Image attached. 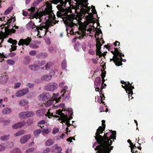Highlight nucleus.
I'll return each instance as SVG.
<instances>
[{
    "label": "nucleus",
    "instance_id": "20e7f679",
    "mask_svg": "<svg viewBox=\"0 0 153 153\" xmlns=\"http://www.w3.org/2000/svg\"><path fill=\"white\" fill-rule=\"evenodd\" d=\"M63 111V109H62V110H61L60 109L57 110L56 111V114L60 116L62 123H65V124L68 126H69L71 125L69 122L70 120L73 118V117L72 116H70L68 117L67 115L63 113L62 111Z\"/></svg>",
    "mask_w": 153,
    "mask_h": 153
},
{
    "label": "nucleus",
    "instance_id": "f3484780",
    "mask_svg": "<svg viewBox=\"0 0 153 153\" xmlns=\"http://www.w3.org/2000/svg\"><path fill=\"white\" fill-rule=\"evenodd\" d=\"M36 26L32 21H30V22L27 24L26 25V28L28 30H30L31 29H33L36 27Z\"/></svg>",
    "mask_w": 153,
    "mask_h": 153
},
{
    "label": "nucleus",
    "instance_id": "cd10ccee",
    "mask_svg": "<svg viewBox=\"0 0 153 153\" xmlns=\"http://www.w3.org/2000/svg\"><path fill=\"white\" fill-rule=\"evenodd\" d=\"M25 131L24 130H22L18 131L16 133L14 134V135L15 136H18L21 135L25 134Z\"/></svg>",
    "mask_w": 153,
    "mask_h": 153
},
{
    "label": "nucleus",
    "instance_id": "9b49d317",
    "mask_svg": "<svg viewBox=\"0 0 153 153\" xmlns=\"http://www.w3.org/2000/svg\"><path fill=\"white\" fill-rule=\"evenodd\" d=\"M120 58H120L117 56L116 55L113 56L112 58L110 59V62L113 61L116 65L120 66L123 64L121 61H119Z\"/></svg>",
    "mask_w": 153,
    "mask_h": 153
},
{
    "label": "nucleus",
    "instance_id": "6e6d98bb",
    "mask_svg": "<svg viewBox=\"0 0 153 153\" xmlns=\"http://www.w3.org/2000/svg\"><path fill=\"white\" fill-rule=\"evenodd\" d=\"M98 97V99L97 100V102L98 103L100 104L101 103H102V104H104V105H105V104H104V102L102 100L100 97Z\"/></svg>",
    "mask_w": 153,
    "mask_h": 153
},
{
    "label": "nucleus",
    "instance_id": "f8f14e48",
    "mask_svg": "<svg viewBox=\"0 0 153 153\" xmlns=\"http://www.w3.org/2000/svg\"><path fill=\"white\" fill-rule=\"evenodd\" d=\"M109 142L106 143L105 147L103 148V150L102 153H110L111 151V149H110V146L112 143V141H111Z\"/></svg>",
    "mask_w": 153,
    "mask_h": 153
},
{
    "label": "nucleus",
    "instance_id": "aec40b11",
    "mask_svg": "<svg viewBox=\"0 0 153 153\" xmlns=\"http://www.w3.org/2000/svg\"><path fill=\"white\" fill-rule=\"evenodd\" d=\"M52 76L50 75L45 74L42 76L41 79L43 81H48L52 78Z\"/></svg>",
    "mask_w": 153,
    "mask_h": 153
},
{
    "label": "nucleus",
    "instance_id": "a19ab883",
    "mask_svg": "<svg viewBox=\"0 0 153 153\" xmlns=\"http://www.w3.org/2000/svg\"><path fill=\"white\" fill-rule=\"evenodd\" d=\"M53 104L52 101L49 100L47 101L45 105L46 107H48L52 105Z\"/></svg>",
    "mask_w": 153,
    "mask_h": 153
},
{
    "label": "nucleus",
    "instance_id": "393cba45",
    "mask_svg": "<svg viewBox=\"0 0 153 153\" xmlns=\"http://www.w3.org/2000/svg\"><path fill=\"white\" fill-rule=\"evenodd\" d=\"M5 33L7 35L10 34V32L12 33H14L16 32V30L12 28L11 30L7 29L6 27L5 28Z\"/></svg>",
    "mask_w": 153,
    "mask_h": 153
},
{
    "label": "nucleus",
    "instance_id": "052dcab7",
    "mask_svg": "<svg viewBox=\"0 0 153 153\" xmlns=\"http://www.w3.org/2000/svg\"><path fill=\"white\" fill-rule=\"evenodd\" d=\"M43 133L47 134L50 133V131L48 129H44L42 130Z\"/></svg>",
    "mask_w": 153,
    "mask_h": 153
},
{
    "label": "nucleus",
    "instance_id": "4468645a",
    "mask_svg": "<svg viewBox=\"0 0 153 153\" xmlns=\"http://www.w3.org/2000/svg\"><path fill=\"white\" fill-rule=\"evenodd\" d=\"M29 92V90L27 88H24L19 91L16 94V96L17 97H20L27 94Z\"/></svg>",
    "mask_w": 153,
    "mask_h": 153
},
{
    "label": "nucleus",
    "instance_id": "f257e3e1",
    "mask_svg": "<svg viewBox=\"0 0 153 153\" xmlns=\"http://www.w3.org/2000/svg\"><path fill=\"white\" fill-rule=\"evenodd\" d=\"M54 3L57 4L59 3L60 4H58L56 7L59 11L57 12V16L59 17H61L64 19V23L66 26H68L72 28L76 24L73 22L74 19L69 13H72V10L70 7L68 8H64V7H65L67 1L66 0H53Z\"/></svg>",
    "mask_w": 153,
    "mask_h": 153
},
{
    "label": "nucleus",
    "instance_id": "864d4df0",
    "mask_svg": "<svg viewBox=\"0 0 153 153\" xmlns=\"http://www.w3.org/2000/svg\"><path fill=\"white\" fill-rule=\"evenodd\" d=\"M33 148H29L26 150L27 153H33Z\"/></svg>",
    "mask_w": 153,
    "mask_h": 153
},
{
    "label": "nucleus",
    "instance_id": "dca6fc26",
    "mask_svg": "<svg viewBox=\"0 0 153 153\" xmlns=\"http://www.w3.org/2000/svg\"><path fill=\"white\" fill-rule=\"evenodd\" d=\"M26 124V122L25 121H22L18 122L12 126V128L15 129H17L24 126Z\"/></svg>",
    "mask_w": 153,
    "mask_h": 153
},
{
    "label": "nucleus",
    "instance_id": "5fc2aeb1",
    "mask_svg": "<svg viewBox=\"0 0 153 153\" xmlns=\"http://www.w3.org/2000/svg\"><path fill=\"white\" fill-rule=\"evenodd\" d=\"M36 51L35 50L31 51L29 53V54L32 56H34L36 53Z\"/></svg>",
    "mask_w": 153,
    "mask_h": 153
},
{
    "label": "nucleus",
    "instance_id": "b1692460",
    "mask_svg": "<svg viewBox=\"0 0 153 153\" xmlns=\"http://www.w3.org/2000/svg\"><path fill=\"white\" fill-rule=\"evenodd\" d=\"M54 143V142L53 140L50 139L45 142V145L47 146H50L53 144Z\"/></svg>",
    "mask_w": 153,
    "mask_h": 153
},
{
    "label": "nucleus",
    "instance_id": "9d476101",
    "mask_svg": "<svg viewBox=\"0 0 153 153\" xmlns=\"http://www.w3.org/2000/svg\"><path fill=\"white\" fill-rule=\"evenodd\" d=\"M122 88L125 89L127 93L128 94H131V95L133 94V89H134V86H127L126 85H121ZM129 95H128L129 97Z\"/></svg>",
    "mask_w": 153,
    "mask_h": 153
},
{
    "label": "nucleus",
    "instance_id": "4be33fe9",
    "mask_svg": "<svg viewBox=\"0 0 153 153\" xmlns=\"http://www.w3.org/2000/svg\"><path fill=\"white\" fill-rule=\"evenodd\" d=\"M29 68L31 70L36 71L39 69L40 67L36 65H29Z\"/></svg>",
    "mask_w": 153,
    "mask_h": 153
},
{
    "label": "nucleus",
    "instance_id": "13d9d810",
    "mask_svg": "<svg viewBox=\"0 0 153 153\" xmlns=\"http://www.w3.org/2000/svg\"><path fill=\"white\" fill-rule=\"evenodd\" d=\"M65 98V99L66 100H68L70 97L69 94L68 93L67 94H64L63 96Z\"/></svg>",
    "mask_w": 153,
    "mask_h": 153
},
{
    "label": "nucleus",
    "instance_id": "7ed1b4c3",
    "mask_svg": "<svg viewBox=\"0 0 153 153\" xmlns=\"http://www.w3.org/2000/svg\"><path fill=\"white\" fill-rule=\"evenodd\" d=\"M52 2L51 1H47L46 2V7L45 8V10L43 11H40V13H37L36 15L40 16H45L46 15H49V18L51 20V19H52V21L51 22V25H55L56 23L59 22V21H56L55 20V16L53 14V16L51 13H53V10H52V7L51 5Z\"/></svg>",
    "mask_w": 153,
    "mask_h": 153
},
{
    "label": "nucleus",
    "instance_id": "09e8293b",
    "mask_svg": "<svg viewBox=\"0 0 153 153\" xmlns=\"http://www.w3.org/2000/svg\"><path fill=\"white\" fill-rule=\"evenodd\" d=\"M21 83L20 82H17L14 85V88L17 89L19 88L21 85Z\"/></svg>",
    "mask_w": 153,
    "mask_h": 153
},
{
    "label": "nucleus",
    "instance_id": "c756f323",
    "mask_svg": "<svg viewBox=\"0 0 153 153\" xmlns=\"http://www.w3.org/2000/svg\"><path fill=\"white\" fill-rule=\"evenodd\" d=\"M53 147L57 150V153H61L62 149L60 146H59L57 144H55L53 146Z\"/></svg>",
    "mask_w": 153,
    "mask_h": 153
},
{
    "label": "nucleus",
    "instance_id": "0e129e2a",
    "mask_svg": "<svg viewBox=\"0 0 153 153\" xmlns=\"http://www.w3.org/2000/svg\"><path fill=\"white\" fill-rule=\"evenodd\" d=\"M89 53L91 55H94L95 54V51H93L92 49H90L89 51Z\"/></svg>",
    "mask_w": 153,
    "mask_h": 153
},
{
    "label": "nucleus",
    "instance_id": "0eeeda50",
    "mask_svg": "<svg viewBox=\"0 0 153 153\" xmlns=\"http://www.w3.org/2000/svg\"><path fill=\"white\" fill-rule=\"evenodd\" d=\"M31 39L28 37L25 39H21L19 40L18 45L19 46L22 45V46H24V45H28L31 42Z\"/></svg>",
    "mask_w": 153,
    "mask_h": 153
},
{
    "label": "nucleus",
    "instance_id": "412c9836",
    "mask_svg": "<svg viewBox=\"0 0 153 153\" xmlns=\"http://www.w3.org/2000/svg\"><path fill=\"white\" fill-rule=\"evenodd\" d=\"M101 79L100 77H96L94 82V86L97 87L99 86L101 84Z\"/></svg>",
    "mask_w": 153,
    "mask_h": 153
},
{
    "label": "nucleus",
    "instance_id": "3c124183",
    "mask_svg": "<svg viewBox=\"0 0 153 153\" xmlns=\"http://www.w3.org/2000/svg\"><path fill=\"white\" fill-rule=\"evenodd\" d=\"M46 116L48 117L49 118H51L52 117H54V116L53 114L52 113H51L50 112H48L46 114Z\"/></svg>",
    "mask_w": 153,
    "mask_h": 153
},
{
    "label": "nucleus",
    "instance_id": "4d7b16f0",
    "mask_svg": "<svg viewBox=\"0 0 153 153\" xmlns=\"http://www.w3.org/2000/svg\"><path fill=\"white\" fill-rule=\"evenodd\" d=\"M12 10V8L11 7H9L5 11V13L7 14H8Z\"/></svg>",
    "mask_w": 153,
    "mask_h": 153
},
{
    "label": "nucleus",
    "instance_id": "4c0bfd02",
    "mask_svg": "<svg viewBox=\"0 0 153 153\" xmlns=\"http://www.w3.org/2000/svg\"><path fill=\"white\" fill-rule=\"evenodd\" d=\"M45 121L44 120H42L40 121L39 122L37 123L38 125L39 126L42 128V127H44V126H41V125L45 124Z\"/></svg>",
    "mask_w": 153,
    "mask_h": 153
},
{
    "label": "nucleus",
    "instance_id": "5701e85b",
    "mask_svg": "<svg viewBox=\"0 0 153 153\" xmlns=\"http://www.w3.org/2000/svg\"><path fill=\"white\" fill-rule=\"evenodd\" d=\"M45 113V111L42 109H39L37 110L36 113L37 116L39 117L43 116Z\"/></svg>",
    "mask_w": 153,
    "mask_h": 153
},
{
    "label": "nucleus",
    "instance_id": "8fccbe9b",
    "mask_svg": "<svg viewBox=\"0 0 153 153\" xmlns=\"http://www.w3.org/2000/svg\"><path fill=\"white\" fill-rule=\"evenodd\" d=\"M34 86V85L33 83H29L27 85V87L29 88H32Z\"/></svg>",
    "mask_w": 153,
    "mask_h": 153
},
{
    "label": "nucleus",
    "instance_id": "6e6552de",
    "mask_svg": "<svg viewBox=\"0 0 153 153\" xmlns=\"http://www.w3.org/2000/svg\"><path fill=\"white\" fill-rule=\"evenodd\" d=\"M102 45L101 43L100 39L98 38L96 39V47L97 49H96V52L97 55L99 56L100 57H101L102 54V52L100 51Z\"/></svg>",
    "mask_w": 153,
    "mask_h": 153
},
{
    "label": "nucleus",
    "instance_id": "473e14b6",
    "mask_svg": "<svg viewBox=\"0 0 153 153\" xmlns=\"http://www.w3.org/2000/svg\"><path fill=\"white\" fill-rule=\"evenodd\" d=\"M27 103H28V102L27 100H21L20 102L19 105L21 106H23Z\"/></svg>",
    "mask_w": 153,
    "mask_h": 153
},
{
    "label": "nucleus",
    "instance_id": "ea45409f",
    "mask_svg": "<svg viewBox=\"0 0 153 153\" xmlns=\"http://www.w3.org/2000/svg\"><path fill=\"white\" fill-rule=\"evenodd\" d=\"M10 153H21V152L19 148H16L11 151Z\"/></svg>",
    "mask_w": 153,
    "mask_h": 153
},
{
    "label": "nucleus",
    "instance_id": "423d86ee",
    "mask_svg": "<svg viewBox=\"0 0 153 153\" xmlns=\"http://www.w3.org/2000/svg\"><path fill=\"white\" fill-rule=\"evenodd\" d=\"M58 86L57 84L55 82L50 83L45 86V89L50 91H53L56 89Z\"/></svg>",
    "mask_w": 153,
    "mask_h": 153
},
{
    "label": "nucleus",
    "instance_id": "2eb2a0df",
    "mask_svg": "<svg viewBox=\"0 0 153 153\" xmlns=\"http://www.w3.org/2000/svg\"><path fill=\"white\" fill-rule=\"evenodd\" d=\"M31 137L30 134H28L22 137L20 140V142L21 144H24L26 143Z\"/></svg>",
    "mask_w": 153,
    "mask_h": 153
},
{
    "label": "nucleus",
    "instance_id": "1a4fd4ad",
    "mask_svg": "<svg viewBox=\"0 0 153 153\" xmlns=\"http://www.w3.org/2000/svg\"><path fill=\"white\" fill-rule=\"evenodd\" d=\"M51 97L50 94L48 93H43L40 95L39 97V100L46 102Z\"/></svg>",
    "mask_w": 153,
    "mask_h": 153
},
{
    "label": "nucleus",
    "instance_id": "a878e982",
    "mask_svg": "<svg viewBox=\"0 0 153 153\" xmlns=\"http://www.w3.org/2000/svg\"><path fill=\"white\" fill-rule=\"evenodd\" d=\"M48 56V54L46 53H42L38 54L36 57L38 58H46Z\"/></svg>",
    "mask_w": 153,
    "mask_h": 153
},
{
    "label": "nucleus",
    "instance_id": "37998d69",
    "mask_svg": "<svg viewBox=\"0 0 153 153\" xmlns=\"http://www.w3.org/2000/svg\"><path fill=\"white\" fill-rule=\"evenodd\" d=\"M11 48L10 49V51L11 52L16 50L17 46L16 45H11Z\"/></svg>",
    "mask_w": 153,
    "mask_h": 153
},
{
    "label": "nucleus",
    "instance_id": "338daca9",
    "mask_svg": "<svg viewBox=\"0 0 153 153\" xmlns=\"http://www.w3.org/2000/svg\"><path fill=\"white\" fill-rule=\"evenodd\" d=\"M33 123V121L31 120H28L27 121V123L28 126L30 125Z\"/></svg>",
    "mask_w": 153,
    "mask_h": 153
},
{
    "label": "nucleus",
    "instance_id": "680f3d73",
    "mask_svg": "<svg viewBox=\"0 0 153 153\" xmlns=\"http://www.w3.org/2000/svg\"><path fill=\"white\" fill-rule=\"evenodd\" d=\"M103 70H102V73L101 74V77L102 78H104L105 77V74H106V72L105 71H104V72L103 71Z\"/></svg>",
    "mask_w": 153,
    "mask_h": 153
},
{
    "label": "nucleus",
    "instance_id": "f03ea898",
    "mask_svg": "<svg viewBox=\"0 0 153 153\" xmlns=\"http://www.w3.org/2000/svg\"><path fill=\"white\" fill-rule=\"evenodd\" d=\"M105 128H102L101 126H100L98 128L97 130V132L95 133V138L96 141H97L98 143H101V142H103L105 143L109 142V141H111V139H113V140L116 139V131H113L112 130H110V131L112 133V134L109 138L107 136L108 133H105L103 136L100 135L103 133V131H104Z\"/></svg>",
    "mask_w": 153,
    "mask_h": 153
},
{
    "label": "nucleus",
    "instance_id": "e2e57ef3",
    "mask_svg": "<svg viewBox=\"0 0 153 153\" xmlns=\"http://www.w3.org/2000/svg\"><path fill=\"white\" fill-rule=\"evenodd\" d=\"M59 131V129L58 128H55L53 129L52 131V133L54 134H56L58 133Z\"/></svg>",
    "mask_w": 153,
    "mask_h": 153
},
{
    "label": "nucleus",
    "instance_id": "c9c22d12",
    "mask_svg": "<svg viewBox=\"0 0 153 153\" xmlns=\"http://www.w3.org/2000/svg\"><path fill=\"white\" fill-rule=\"evenodd\" d=\"M19 117L24 118H27L26 112H22L20 113L19 114Z\"/></svg>",
    "mask_w": 153,
    "mask_h": 153
},
{
    "label": "nucleus",
    "instance_id": "49530a36",
    "mask_svg": "<svg viewBox=\"0 0 153 153\" xmlns=\"http://www.w3.org/2000/svg\"><path fill=\"white\" fill-rule=\"evenodd\" d=\"M51 150V149L50 148L47 147L43 151L42 153H49Z\"/></svg>",
    "mask_w": 153,
    "mask_h": 153
},
{
    "label": "nucleus",
    "instance_id": "a18cd8bd",
    "mask_svg": "<svg viewBox=\"0 0 153 153\" xmlns=\"http://www.w3.org/2000/svg\"><path fill=\"white\" fill-rule=\"evenodd\" d=\"M102 83L101 85V88H100V93L101 92L102 93V90L104 88V87L103 86V84L105 81V79L104 78H102Z\"/></svg>",
    "mask_w": 153,
    "mask_h": 153
},
{
    "label": "nucleus",
    "instance_id": "bf43d9fd",
    "mask_svg": "<svg viewBox=\"0 0 153 153\" xmlns=\"http://www.w3.org/2000/svg\"><path fill=\"white\" fill-rule=\"evenodd\" d=\"M42 1V0H36L33 3V4L34 5H38L39 3Z\"/></svg>",
    "mask_w": 153,
    "mask_h": 153
},
{
    "label": "nucleus",
    "instance_id": "603ef678",
    "mask_svg": "<svg viewBox=\"0 0 153 153\" xmlns=\"http://www.w3.org/2000/svg\"><path fill=\"white\" fill-rule=\"evenodd\" d=\"M80 12L82 14L85 15V13H86V10L85 9L81 8L80 9Z\"/></svg>",
    "mask_w": 153,
    "mask_h": 153
},
{
    "label": "nucleus",
    "instance_id": "58836bf2",
    "mask_svg": "<svg viewBox=\"0 0 153 153\" xmlns=\"http://www.w3.org/2000/svg\"><path fill=\"white\" fill-rule=\"evenodd\" d=\"M64 111H67L69 114L70 115V116H72L73 114V112L71 108H68L66 109H64Z\"/></svg>",
    "mask_w": 153,
    "mask_h": 153
},
{
    "label": "nucleus",
    "instance_id": "69168bd1",
    "mask_svg": "<svg viewBox=\"0 0 153 153\" xmlns=\"http://www.w3.org/2000/svg\"><path fill=\"white\" fill-rule=\"evenodd\" d=\"M50 64L51 63L50 62H49L47 63L45 65V67L46 68V69L48 70L50 68Z\"/></svg>",
    "mask_w": 153,
    "mask_h": 153
},
{
    "label": "nucleus",
    "instance_id": "e433bc0d",
    "mask_svg": "<svg viewBox=\"0 0 153 153\" xmlns=\"http://www.w3.org/2000/svg\"><path fill=\"white\" fill-rule=\"evenodd\" d=\"M79 5L80 6V7L81 8H82V7H88V3L87 4H85L84 2L81 1L79 3Z\"/></svg>",
    "mask_w": 153,
    "mask_h": 153
},
{
    "label": "nucleus",
    "instance_id": "6ab92c4d",
    "mask_svg": "<svg viewBox=\"0 0 153 153\" xmlns=\"http://www.w3.org/2000/svg\"><path fill=\"white\" fill-rule=\"evenodd\" d=\"M1 80L4 82H6L7 81L8 77L7 76V74L3 73L0 75Z\"/></svg>",
    "mask_w": 153,
    "mask_h": 153
},
{
    "label": "nucleus",
    "instance_id": "7c9ffc66",
    "mask_svg": "<svg viewBox=\"0 0 153 153\" xmlns=\"http://www.w3.org/2000/svg\"><path fill=\"white\" fill-rule=\"evenodd\" d=\"M9 135H4L1 137L0 139L3 141L7 140L9 138Z\"/></svg>",
    "mask_w": 153,
    "mask_h": 153
},
{
    "label": "nucleus",
    "instance_id": "c85d7f7f",
    "mask_svg": "<svg viewBox=\"0 0 153 153\" xmlns=\"http://www.w3.org/2000/svg\"><path fill=\"white\" fill-rule=\"evenodd\" d=\"M30 61V58L29 56H27L24 58V63L26 64H28Z\"/></svg>",
    "mask_w": 153,
    "mask_h": 153
},
{
    "label": "nucleus",
    "instance_id": "c03bdc74",
    "mask_svg": "<svg viewBox=\"0 0 153 153\" xmlns=\"http://www.w3.org/2000/svg\"><path fill=\"white\" fill-rule=\"evenodd\" d=\"M49 20L50 21V25H48V27H47L45 29L46 30H45V35L47 33V32H48L49 31V27H50V26L51 25V26H52L51 25V22H52V19H51V20L50 19V18H49Z\"/></svg>",
    "mask_w": 153,
    "mask_h": 153
},
{
    "label": "nucleus",
    "instance_id": "f704fd0d",
    "mask_svg": "<svg viewBox=\"0 0 153 153\" xmlns=\"http://www.w3.org/2000/svg\"><path fill=\"white\" fill-rule=\"evenodd\" d=\"M62 67L63 69H65L67 67V63L65 59H64L62 63Z\"/></svg>",
    "mask_w": 153,
    "mask_h": 153
},
{
    "label": "nucleus",
    "instance_id": "72a5a7b5",
    "mask_svg": "<svg viewBox=\"0 0 153 153\" xmlns=\"http://www.w3.org/2000/svg\"><path fill=\"white\" fill-rule=\"evenodd\" d=\"M41 131L39 129L35 130L33 132V134L35 137H37L40 133Z\"/></svg>",
    "mask_w": 153,
    "mask_h": 153
},
{
    "label": "nucleus",
    "instance_id": "de8ad7c7",
    "mask_svg": "<svg viewBox=\"0 0 153 153\" xmlns=\"http://www.w3.org/2000/svg\"><path fill=\"white\" fill-rule=\"evenodd\" d=\"M7 63L9 65H13L15 64V62L13 60L8 59L7 61Z\"/></svg>",
    "mask_w": 153,
    "mask_h": 153
},
{
    "label": "nucleus",
    "instance_id": "2f4dec72",
    "mask_svg": "<svg viewBox=\"0 0 153 153\" xmlns=\"http://www.w3.org/2000/svg\"><path fill=\"white\" fill-rule=\"evenodd\" d=\"M26 112L27 118L28 117H33L35 115L34 113L32 111H26Z\"/></svg>",
    "mask_w": 153,
    "mask_h": 153
},
{
    "label": "nucleus",
    "instance_id": "39448f33",
    "mask_svg": "<svg viewBox=\"0 0 153 153\" xmlns=\"http://www.w3.org/2000/svg\"><path fill=\"white\" fill-rule=\"evenodd\" d=\"M35 9L36 8L35 7H32L29 9V10L31 11V12H30V19H33L34 18L36 19H37L38 18L40 19L41 17H42L39 16H38V15H36V13H37V12L39 13H40V12H39L38 11H37L35 12Z\"/></svg>",
    "mask_w": 153,
    "mask_h": 153
},
{
    "label": "nucleus",
    "instance_id": "774afa93",
    "mask_svg": "<svg viewBox=\"0 0 153 153\" xmlns=\"http://www.w3.org/2000/svg\"><path fill=\"white\" fill-rule=\"evenodd\" d=\"M5 149V147L1 145H0V152L4 151Z\"/></svg>",
    "mask_w": 153,
    "mask_h": 153
},
{
    "label": "nucleus",
    "instance_id": "ddd939ff",
    "mask_svg": "<svg viewBox=\"0 0 153 153\" xmlns=\"http://www.w3.org/2000/svg\"><path fill=\"white\" fill-rule=\"evenodd\" d=\"M106 143H104V142H102L101 143H99V145L97 146L94 149L95 151L97 150V153H102L103 150V148L105 147Z\"/></svg>",
    "mask_w": 153,
    "mask_h": 153
},
{
    "label": "nucleus",
    "instance_id": "79ce46f5",
    "mask_svg": "<svg viewBox=\"0 0 153 153\" xmlns=\"http://www.w3.org/2000/svg\"><path fill=\"white\" fill-rule=\"evenodd\" d=\"M119 53H120V54H117V57L118 56H119L120 57H119V58H120H120V59L119 60V61H121V63H122V56H124V55L123 54H122L120 52H119Z\"/></svg>",
    "mask_w": 153,
    "mask_h": 153
},
{
    "label": "nucleus",
    "instance_id": "a211bd4d",
    "mask_svg": "<svg viewBox=\"0 0 153 153\" xmlns=\"http://www.w3.org/2000/svg\"><path fill=\"white\" fill-rule=\"evenodd\" d=\"M68 87L67 86H65L63 88L62 90L60 92L62 94L59 97L58 99L56 100V102H58L59 101H60V100L61 99V97H63L64 95V94L66 92V89H68Z\"/></svg>",
    "mask_w": 153,
    "mask_h": 153
},
{
    "label": "nucleus",
    "instance_id": "bb28decb",
    "mask_svg": "<svg viewBox=\"0 0 153 153\" xmlns=\"http://www.w3.org/2000/svg\"><path fill=\"white\" fill-rule=\"evenodd\" d=\"M12 111L11 109L8 108H5L2 111L3 114H9Z\"/></svg>",
    "mask_w": 153,
    "mask_h": 153
}]
</instances>
